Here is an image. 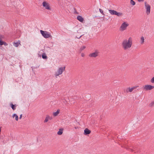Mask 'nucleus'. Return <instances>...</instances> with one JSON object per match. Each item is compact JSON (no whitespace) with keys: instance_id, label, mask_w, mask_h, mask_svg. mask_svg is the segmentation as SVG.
Wrapping results in <instances>:
<instances>
[{"instance_id":"1","label":"nucleus","mask_w":154,"mask_h":154,"mask_svg":"<svg viewBox=\"0 0 154 154\" xmlns=\"http://www.w3.org/2000/svg\"><path fill=\"white\" fill-rule=\"evenodd\" d=\"M133 43L132 38L129 37L128 39L124 40L122 43V48L125 51L128 50L131 48Z\"/></svg>"},{"instance_id":"2","label":"nucleus","mask_w":154,"mask_h":154,"mask_svg":"<svg viewBox=\"0 0 154 154\" xmlns=\"http://www.w3.org/2000/svg\"><path fill=\"white\" fill-rule=\"evenodd\" d=\"M65 66H63L59 67L57 70L55 72L54 76L56 78H57L59 75H61L63 72L65 71Z\"/></svg>"},{"instance_id":"3","label":"nucleus","mask_w":154,"mask_h":154,"mask_svg":"<svg viewBox=\"0 0 154 154\" xmlns=\"http://www.w3.org/2000/svg\"><path fill=\"white\" fill-rule=\"evenodd\" d=\"M40 32L43 36L45 38H48L52 37V36L50 33L46 31L40 30Z\"/></svg>"},{"instance_id":"4","label":"nucleus","mask_w":154,"mask_h":154,"mask_svg":"<svg viewBox=\"0 0 154 154\" xmlns=\"http://www.w3.org/2000/svg\"><path fill=\"white\" fill-rule=\"evenodd\" d=\"M109 13L112 15H116L118 17H121L123 15V14L121 12H118L114 10H109Z\"/></svg>"},{"instance_id":"5","label":"nucleus","mask_w":154,"mask_h":154,"mask_svg":"<svg viewBox=\"0 0 154 154\" xmlns=\"http://www.w3.org/2000/svg\"><path fill=\"white\" fill-rule=\"evenodd\" d=\"M129 26V24L127 22H124L121 25L120 30L121 31H123L125 30L127 27Z\"/></svg>"},{"instance_id":"6","label":"nucleus","mask_w":154,"mask_h":154,"mask_svg":"<svg viewBox=\"0 0 154 154\" xmlns=\"http://www.w3.org/2000/svg\"><path fill=\"white\" fill-rule=\"evenodd\" d=\"M144 5L146 10V13L147 15H149L150 13V6L146 2H144Z\"/></svg>"},{"instance_id":"7","label":"nucleus","mask_w":154,"mask_h":154,"mask_svg":"<svg viewBox=\"0 0 154 154\" xmlns=\"http://www.w3.org/2000/svg\"><path fill=\"white\" fill-rule=\"evenodd\" d=\"M99 52L98 50H96L94 52L90 54H89V56L91 57H96L98 56Z\"/></svg>"},{"instance_id":"8","label":"nucleus","mask_w":154,"mask_h":154,"mask_svg":"<svg viewBox=\"0 0 154 154\" xmlns=\"http://www.w3.org/2000/svg\"><path fill=\"white\" fill-rule=\"evenodd\" d=\"M143 87V89L146 90H150L154 88V86L150 85H145Z\"/></svg>"},{"instance_id":"9","label":"nucleus","mask_w":154,"mask_h":154,"mask_svg":"<svg viewBox=\"0 0 154 154\" xmlns=\"http://www.w3.org/2000/svg\"><path fill=\"white\" fill-rule=\"evenodd\" d=\"M42 5L45 8V9L49 10H51V8L49 4L46 2H43Z\"/></svg>"},{"instance_id":"10","label":"nucleus","mask_w":154,"mask_h":154,"mask_svg":"<svg viewBox=\"0 0 154 154\" xmlns=\"http://www.w3.org/2000/svg\"><path fill=\"white\" fill-rule=\"evenodd\" d=\"M138 87V86H133L132 88L129 87L126 90V92L127 93L128 92H131L134 89H136Z\"/></svg>"},{"instance_id":"11","label":"nucleus","mask_w":154,"mask_h":154,"mask_svg":"<svg viewBox=\"0 0 154 154\" xmlns=\"http://www.w3.org/2000/svg\"><path fill=\"white\" fill-rule=\"evenodd\" d=\"M84 131V134L85 135L88 134L91 132V131L87 128L85 129Z\"/></svg>"},{"instance_id":"12","label":"nucleus","mask_w":154,"mask_h":154,"mask_svg":"<svg viewBox=\"0 0 154 154\" xmlns=\"http://www.w3.org/2000/svg\"><path fill=\"white\" fill-rule=\"evenodd\" d=\"M144 39L143 36H141L140 38V44L141 45H143L144 44Z\"/></svg>"},{"instance_id":"13","label":"nucleus","mask_w":154,"mask_h":154,"mask_svg":"<svg viewBox=\"0 0 154 154\" xmlns=\"http://www.w3.org/2000/svg\"><path fill=\"white\" fill-rule=\"evenodd\" d=\"M10 106L13 110H15L16 109L17 106L15 104L14 105L12 103H10Z\"/></svg>"},{"instance_id":"14","label":"nucleus","mask_w":154,"mask_h":154,"mask_svg":"<svg viewBox=\"0 0 154 154\" xmlns=\"http://www.w3.org/2000/svg\"><path fill=\"white\" fill-rule=\"evenodd\" d=\"M77 19L81 22H83L84 20L82 16H78L77 17Z\"/></svg>"},{"instance_id":"15","label":"nucleus","mask_w":154,"mask_h":154,"mask_svg":"<svg viewBox=\"0 0 154 154\" xmlns=\"http://www.w3.org/2000/svg\"><path fill=\"white\" fill-rule=\"evenodd\" d=\"M20 44V41H19L18 42H14L13 44V45L15 47H17Z\"/></svg>"},{"instance_id":"16","label":"nucleus","mask_w":154,"mask_h":154,"mask_svg":"<svg viewBox=\"0 0 154 154\" xmlns=\"http://www.w3.org/2000/svg\"><path fill=\"white\" fill-rule=\"evenodd\" d=\"M60 112V110L59 109H58L57 111L55 112H54L53 113V115L54 116H57L58 115Z\"/></svg>"},{"instance_id":"17","label":"nucleus","mask_w":154,"mask_h":154,"mask_svg":"<svg viewBox=\"0 0 154 154\" xmlns=\"http://www.w3.org/2000/svg\"><path fill=\"white\" fill-rule=\"evenodd\" d=\"M12 117L13 118L15 117V119L17 121L18 120V116L16 114H14L12 116Z\"/></svg>"},{"instance_id":"18","label":"nucleus","mask_w":154,"mask_h":154,"mask_svg":"<svg viewBox=\"0 0 154 154\" xmlns=\"http://www.w3.org/2000/svg\"><path fill=\"white\" fill-rule=\"evenodd\" d=\"M154 106V101H152L149 104V106L151 107H152Z\"/></svg>"},{"instance_id":"19","label":"nucleus","mask_w":154,"mask_h":154,"mask_svg":"<svg viewBox=\"0 0 154 154\" xmlns=\"http://www.w3.org/2000/svg\"><path fill=\"white\" fill-rule=\"evenodd\" d=\"M63 133L62 130L60 129L59 131L57 132V134L59 135H61Z\"/></svg>"},{"instance_id":"20","label":"nucleus","mask_w":154,"mask_h":154,"mask_svg":"<svg viewBox=\"0 0 154 154\" xmlns=\"http://www.w3.org/2000/svg\"><path fill=\"white\" fill-rule=\"evenodd\" d=\"M49 118H48V116L47 115L45 118V120L44 121V122H48L49 120Z\"/></svg>"},{"instance_id":"21","label":"nucleus","mask_w":154,"mask_h":154,"mask_svg":"<svg viewBox=\"0 0 154 154\" xmlns=\"http://www.w3.org/2000/svg\"><path fill=\"white\" fill-rule=\"evenodd\" d=\"M42 58L43 59H45L47 58V57L45 53H44L42 55Z\"/></svg>"},{"instance_id":"22","label":"nucleus","mask_w":154,"mask_h":154,"mask_svg":"<svg viewBox=\"0 0 154 154\" xmlns=\"http://www.w3.org/2000/svg\"><path fill=\"white\" fill-rule=\"evenodd\" d=\"M130 3L133 5H134L135 4V2L133 0H130Z\"/></svg>"},{"instance_id":"23","label":"nucleus","mask_w":154,"mask_h":154,"mask_svg":"<svg viewBox=\"0 0 154 154\" xmlns=\"http://www.w3.org/2000/svg\"><path fill=\"white\" fill-rule=\"evenodd\" d=\"M86 47L85 46H83L82 47L80 48L79 50L80 51H82Z\"/></svg>"},{"instance_id":"24","label":"nucleus","mask_w":154,"mask_h":154,"mask_svg":"<svg viewBox=\"0 0 154 154\" xmlns=\"http://www.w3.org/2000/svg\"><path fill=\"white\" fill-rule=\"evenodd\" d=\"M150 82L152 83H154V76L151 79Z\"/></svg>"},{"instance_id":"25","label":"nucleus","mask_w":154,"mask_h":154,"mask_svg":"<svg viewBox=\"0 0 154 154\" xmlns=\"http://www.w3.org/2000/svg\"><path fill=\"white\" fill-rule=\"evenodd\" d=\"M99 11H100V12L101 14H102L103 15H104L103 13V11L102 9H99Z\"/></svg>"},{"instance_id":"26","label":"nucleus","mask_w":154,"mask_h":154,"mask_svg":"<svg viewBox=\"0 0 154 154\" xmlns=\"http://www.w3.org/2000/svg\"><path fill=\"white\" fill-rule=\"evenodd\" d=\"M4 42L2 41L1 40L0 41V45H2L4 44Z\"/></svg>"},{"instance_id":"27","label":"nucleus","mask_w":154,"mask_h":154,"mask_svg":"<svg viewBox=\"0 0 154 154\" xmlns=\"http://www.w3.org/2000/svg\"><path fill=\"white\" fill-rule=\"evenodd\" d=\"M83 35H81L80 36H76V38H80Z\"/></svg>"},{"instance_id":"28","label":"nucleus","mask_w":154,"mask_h":154,"mask_svg":"<svg viewBox=\"0 0 154 154\" xmlns=\"http://www.w3.org/2000/svg\"><path fill=\"white\" fill-rule=\"evenodd\" d=\"M48 116V118L49 119V120H51V119H52V117H50V116H48V115H47Z\"/></svg>"},{"instance_id":"29","label":"nucleus","mask_w":154,"mask_h":154,"mask_svg":"<svg viewBox=\"0 0 154 154\" xmlns=\"http://www.w3.org/2000/svg\"><path fill=\"white\" fill-rule=\"evenodd\" d=\"M85 54L84 53H82L81 54V56L82 57H84L85 56Z\"/></svg>"},{"instance_id":"30","label":"nucleus","mask_w":154,"mask_h":154,"mask_svg":"<svg viewBox=\"0 0 154 154\" xmlns=\"http://www.w3.org/2000/svg\"><path fill=\"white\" fill-rule=\"evenodd\" d=\"M22 114L20 115V117H19V119H21L22 117Z\"/></svg>"},{"instance_id":"31","label":"nucleus","mask_w":154,"mask_h":154,"mask_svg":"<svg viewBox=\"0 0 154 154\" xmlns=\"http://www.w3.org/2000/svg\"><path fill=\"white\" fill-rule=\"evenodd\" d=\"M139 2H143V0H137Z\"/></svg>"},{"instance_id":"32","label":"nucleus","mask_w":154,"mask_h":154,"mask_svg":"<svg viewBox=\"0 0 154 154\" xmlns=\"http://www.w3.org/2000/svg\"><path fill=\"white\" fill-rule=\"evenodd\" d=\"M2 38V36H0V41L1 40Z\"/></svg>"},{"instance_id":"33","label":"nucleus","mask_w":154,"mask_h":154,"mask_svg":"<svg viewBox=\"0 0 154 154\" xmlns=\"http://www.w3.org/2000/svg\"><path fill=\"white\" fill-rule=\"evenodd\" d=\"M131 151H132V152H133V150H132V149H131Z\"/></svg>"}]
</instances>
